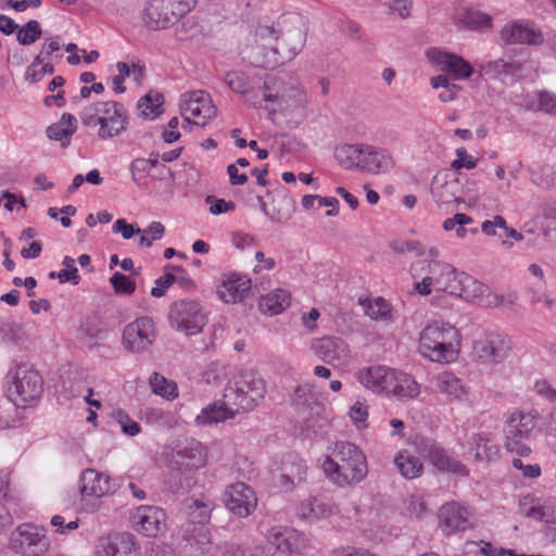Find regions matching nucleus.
<instances>
[{
    "label": "nucleus",
    "instance_id": "1",
    "mask_svg": "<svg viewBox=\"0 0 556 556\" xmlns=\"http://www.w3.org/2000/svg\"><path fill=\"white\" fill-rule=\"evenodd\" d=\"M305 41L306 29L302 17L285 16L275 25H260L256 28L248 56L254 66L275 68L293 60Z\"/></svg>",
    "mask_w": 556,
    "mask_h": 556
},
{
    "label": "nucleus",
    "instance_id": "2",
    "mask_svg": "<svg viewBox=\"0 0 556 556\" xmlns=\"http://www.w3.org/2000/svg\"><path fill=\"white\" fill-rule=\"evenodd\" d=\"M418 351L424 358L432 363L452 364L459 357L462 336L458 329L448 323H431L419 333Z\"/></svg>",
    "mask_w": 556,
    "mask_h": 556
},
{
    "label": "nucleus",
    "instance_id": "3",
    "mask_svg": "<svg viewBox=\"0 0 556 556\" xmlns=\"http://www.w3.org/2000/svg\"><path fill=\"white\" fill-rule=\"evenodd\" d=\"M323 470L333 484L351 486L366 477L367 460L355 444L341 441L334 444L332 455L324 460Z\"/></svg>",
    "mask_w": 556,
    "mask_h": 556
},
{
    "label": "nucleus",
    "instance_id": "4",
    "mask_svg": "<svg viewBox=\"0 0 556 556\" xmlns=\"http://www.w3.org/2000/svg\"><path fill=\"white\" fill-rule=\"evenodd\" d=\"M83 124L98 128L100 140L119 137L128 126V115L124 106L116 101H98L86 106L80 113Z\"/></svg>",
    "mask_w": 556,
    "mask_h": 556
},
{
    "label": "nucleus",
    "instance_id": "5",
    "mask_svg": "<svg viewBox=\"0 0 556 556\" xmlns=\"http://www.w3.org/2000/svg\"><path fill=\"white\" fill-rule=\"evenodd\" d=\"M306 103V92L294 81L275 75L265 77L258 108L275 114L293 112Z\"/></svg>",
    "mask_w": 556,
    "mask_h": 556
},
{
    "label": "nucleus",
    "instance_id": "6",
    "mask_svg": "<svg viewBox=\"0 0 556 556\" xmlns=\"http://www.w3.org/2000/svg\"><path fill=\"white\" fill-rule=\"evenodd\" d=\"M456 268L440 260L419 258L410 266L414 279H420L414 289L421 295H429L432 289L448 293L455 278Z\"/></svg>",
    "mask_w": 556,
    "mask_h": 556
},
{
    "label": "nucleus",
    "instance_id": "7",
    "mask_svg": "<svg viewBox=\"0 0 556 556\" xmlns=\"http://www.w3.org/2000/svg\"><path fill=\"white\" fill-rule=\"evenodd\" d=\"M8 397L16 407H27L39 400L43 392V380L33 366L22 364L7 375Z\"/></svg>",
    "mask_w": 556,
    "mask_h": 556
},
{
    "label": "nucleus",
    "instance_id": "8",
    "mask_svg": "<svg viewBox=\"0 0 556 556\" xmlns=\"http://www.w3.org/2000/svg\"><path fill=\"white\" fill-rule=\"evenodd\" d=\"M536 428V416L532 413L514 412L504 425V446L519 456H528L531 448L528 441Z\"/></svg>",
    "mask_w": 556,
    "mask_h": 556
},
{
    "label": "nucleus",
    "instance_id": "9",
    "mask_svg": "<svg viewBox=\"0 0 556 556\" xmlns=\"http://www.w3.org/2000/svg\"><path fill=\"white\" fill-rule=\"evenodd\" d=\"M168 320L176 331L185 336H195L202 332L206 314L197 301L180 300L170 305Z\"/></svg>",
    "mask_w": 556,
    "mask_h": 556
},
{
    "label": "nucleus",
    "instance_id": "10",
    "mask_svg": "<svg viewBox=\"0 0 556 556\" xmlns=\"http://www.w3.org/2000/svg\"><path fill=\"white\" fill-rule=\"evenodd\" d=\"M169 468L177 471L199 470L207 464V451L194 439L178 441L166 454Z\"/></svg>",
    "mask_w": 556,
    "mask_h": 556
},
{
    "label": "nucleus",
    "instance_id": "11",
    "mask_svg": "<svg viewBox=\"0 0 556 556\" xmlns=\"http://www.w3.org/2000/svg\"><path fill=\"white\" fill-rule=\"evenodd\" d=\"M266 394V384L262 377L255 374H244L235 383L225 389V397L233 400L230 404L241 410H252Z\"/></svg>",
    "mask_w": 556,
    "mask_h": 556
},
{
    "label": "nucleus",
    "instance_id": "12",
    "mask_svg": "<svg viewBox=\"0 0 556 556\" xmlns=\"http://www.w3.org/2000/svg\"><path fill=\"white\" fill-rule=\"evenodd\" d=\"M533 66L530 61L518 59L510 53H505L496 60L480 64L479 72L490 79L508 84L528 76Z\"/></svg>",
    "mask_w": 556,
    "mask_h": 556
},
{
    "label": "nucleus",
    "instance_id": "13",
    "mask_svg": "<svg viewBox=\"0 0 556 556\" xmlns=\"http://www.w3.org/2000/svg\"><path fill=\"white\" fill-rule=\"evenodd\" d=\"M157 328L152 317L141 316L127 324L122 333V345L131 354H143L156 340Z\"/></svg>",
    "mask_w": 556,
    "mask_h": 556
},
{
    "label": "nucleus",
    "instance_id": "14",
    "mask_svg": "<svg viewBox=\"0 0 556 556\" xmlns=\"http://www.w3.org/2000/svg\"><path fill=\"white\" fill-rule=\"evenodd\" d=\"M11 548L22 556H43L50 547V539L38 527L24 523L11 534Z\"/></svg>",
    "mask_w": 556,
    "mask_h": 556
},
{
    "label": "nucleus",
    "instance_id": "15",
    "mask_svg": "<svg viewBox=\"0 0 556 556\" xmlns=\"http://www.w3.org/2000/svg\"><path fill=\"white\" fill-rule=\"evenodd\" d=\"M511 350L510 339L500 332H489L472 344V353L484 365L501 364Z\"/></svg>",
    "mask_w": 556,
    "mask_h": 556
},
{
    "label": "nucleus",
    "instance_id": "16",
    "mask_svg": "<svg viewBox=\"0 0 556 556\" xmlns=\"http://www.w3.org/2000/svg\"><path fill=\"white\" fill-rule=\"evenodd\" d=\"M180 113L185 122L204 127L216 115V108L210 96L195 90L182 94Z\"/></svg>",
    "mask_w": 556,
    "mask_h": 556
},
{
    "label": "nucleus",
    "instance_id": "17",
    "mask_svg": "<svg viewBox=\"0 0 556 556\" xmlns=\"http://www.w3.org/2000/svg\"><path fill=\"white\" fill-rule=\"evenodd\" d=\"M427 60L438 71L448 73L455 80H466L473 74V67L463 56L440 48L426 52Z\"/></svg>",
    "mask_w": 556,
    "mask_h": 556
},
{
    "label": "nucleus",
    "instance_id": "18",
    "mask_svg": "<svg viewBox=\"0 0 556 556\" xmlns=\"http://www.w3.org/2000/svg\"><path fill=\"white\" fill-rule=\"evenodd\" d=\"M312 350L320 361L334 367H344L352 358L349 345L339 337L315 339Z\"/></svg>",
    "mask_w": 556,
    "mask_h": 556
},
{
    "label": "nucleus",
    "instance_id": "19",
    "mask_svg": "<svg viewBox=\"0 0 556 556\" xmlns=\"http://www.w3.org/2000/svg\"><path fill=\"white\" fill-rule=\"evenodd\" d=\"M501 38L507 45L540 46L544 42L542 30L527 20L511 21L501 29Z\"/></svg>",
    "mask_w": 556,
    "mask_h": 556
},
{
    "label": "nucleus",
    "instance_id": "20",
    "mask_svg": "<svg viewBox=\"0 0 556 556\" xmlns=\"http://www.w3.org/2000/svg\"><path fill=\"white\" fill-rule=\"evenodd\" d=\"M96 556H141V547L129 532L111 533L99 540Z\"/></svg>",
    "mask_w": 556,
    "mask_h": 556
},
{
    "label": "nucleus",
    "instance_id": "21",
    "mask_svg": "<svg viewBox=\"0 0 556 556\" xmlns=\"http://www.w3.org/2000/svg\"><path fill=\"white\" fill-rule=\"evenodd\" d=\"M264 79L260 76H249L241 71L228 72L225 81L228 87L236 93L241 94L245 104L258 108L261 101V91Z\"/></svg>",
    "mask_w": 556,
    "mask_h": 556
},
{
    "label": "nucleus",
    "instance_id": "22",
    "mask_svg": "<svg viewBox=\"0 0 556 556\" xmlns=\"http://www.w3.org/2000/svg\"><path fill=\"white\" fill-rule=\"evenodd\" d=\"M460 181L448 172L439 173L431 184L432 197L440 208L447 210L451 205H458L464 200L458 195Z\"/></svg>",
    "mask_w": 556,
    "mask_h": 556
},
{
    "label": "nucleus",
    "instance_id": "23",
    "mask_svg": "<svg viewBox=\"0 0 556 556\" xmlns=\"http://www.w3.org/2000/svg\"><path fill=\"white\" fill-rule=\"evenodd\" d=\"M130 521L136 531L155 538L165 528V513L156 506L142 505L131 514Z\"/></svg>",
    "mask_w": 556,
    "mask_h": 556
},
{
    "label": "nucleus",
    "instance_id": "24",
    "mask_svg": "<svg viewBox=\"0 0 556 556\" xmlns=\"http://www.w3.org/2000/svg\"><path fill=\"white\" fill-rule=\"evenodd\" d=\"M226 507L238 517H248L256 507L254 491L245 483L230 485L224 494Z\"/></svg>",
    "mask_w": 556,
    "mask_h": 556
},
{
    "label": "nucleus",
    "instance_id": "25",
    "mask_svg": "<svg viewBox=\"0 0 556 556\" xmlns=\"http://www.w3.org/2000/svg\"><path fill=\"white\" fill-rule=\"evenodd\" d=\"M393 167L394 160L386 149L364 142L358 170L379 175L390 172Z\"/></svg>",
    "mask_w": 556,
    "mask_h": 556
},
{
    "label": "nucleus",
    "instance_id": "26",
    "mask_svg": "<svg viewBox=\"0 0 556 556\" xmlns=\"http://www.w3.org/2000/svg\"><path fill=\"white\" fill-rule=\"evenodd\" d=\"M250 290L251 279L236 273H229L222 276L217 294L225 303H238L248 296Z\"/></svg>",
    "mask_w": 556,
    "mask_h": 556
},
{
    "label": "nucleus",
    "instance_id": "27",
    "mask_svg": "<svg viewBox=\"0 0 556 556\" xmlns=\"http://www.w3.org/2000/svg\"><path fill=\"white\" fill-rule=\"evenodd\" d=\"M439 519L441 530L447 535L464 531L471 526L468 509L455 502L446 503L441 507Z\"/></svg>",
    "mask_w": 556,
    "mask_h": 556
},
{
    "label": "nucleus",
    "instance_id": "28",
    "mask_svg": "<svg viewBox=\"0 0 556 556\" xmlns=\"http://www.w3.org/2000/svg\"><path fill=\"white\" fill-rule=\"evenodd\" d=\"M432 384L437 393L447 402H462L468 395V388L454 372L444 370L432 378Z\"/></svg>",
    "mask_w": 556,
    "mask_h": 556
},
{
    "label": "nucleus",
    "instance_id": "29",
    "mask_svg": "<svg viewBox=\"0 0 556 556\" xmlns=\"http://www.w3.org/2000/svg\"><path fill=\"white\" fill-rule=\"evenodd\" d=\"M230 402L235 401L226 399L224 395L223 400L207 405L195 417L197 424L203 426L214 425L233 418L241 409L237 405L230 404Z\"/></svg>",
    "mask_w": 556,
    "mask_h": 556
},
{
    "label": "nucleus",
    "instance_id": "30",
    "mask_svg": "<svg viewBox=\"0 0 556 556\" xmlns=\"http://www.w3.org/2000/svg\"><path fill=\"white\" fill-rule=\"evenodd\" d=\"M79 490L84 498L103 497L112 490L111 479L109 476L101 473L96 469H85L80 475Z\"/></svg>",
    "mask_w": 556,
    "mask_h": 556
},
{
    "label": "nucleus",
    "instance_id": "31",
    "mask_svg": "<svg viewBox=\"0 0 556 556\" xmlns=\"http://www.w3.org/2000/svg\"><path fill=\"white\" fill-rule=\"evenodd\" d=\"M393 369L386 366H370L358 372V381L366 389L374 393H389L390 383L392 382Z\"/></svg>",
    "mask_w": 556,
    "mask_h": 556
},
{
    "label": "nucleus",
    "instance_id": "32",
    "mask_svg": "<svg viewBox=\"0 0 556 556\" xmlns=\"http://www.w3.org/2000/svg\"><path fill=\"white\" fill-rule=\"evenodd\" d=\"M173 8L172 0H151L146 8L144 22L152 28H166L178 18Z\"/></svg>",
    "mask_w": 556,
    "mask_h": 556
},
{
    "label": "nucleus",
    "instance_id": "33",
    "mask_svg": "<svg viewBox=\"0 0 556 556\" xmlns=\"http://www.w3.org/2000/svg\"><path fill=\"white\" fill-rule=\"evenodd\" d=\"M452 282V289H450L448 294L457 295L475 303H478L482 293L488 291V286L463 271H457Z\"/></svg>",
    "mask_w": 556,
    "mask_h": 556
},
{
    "label": "nucleus",
    "instance_id": "34",
    "mask_svg": "<svg viewBox=\"0 0 556 556\" xmlns=\"http://www.w3.org/2000/svg\"><path fill=\"white\" fill-rule=\"evenodd\" d=\"M214 508V501L204 494L186 498L184 502L185 514L192 523H207Z\"/></svg>",
    "mask_w": 556,
    "mask_h": 556
},
{
    "label": "nucleus",
    "instance_id": "35",
    "mask_svg": "<svg viewBox=\"0 0 556 556\" xmlns=\"http://www.w3.org/2000/svg\"><path fill=\"white\" fill-rule=\"evenodd\" d=\"M456 23L471 30L486 29L492 26V18L489 14L472 8H460L455 14Z\"/></svg>",
    "mask_w": 556,
    "mask_h": 556
},
{
    "label": "nucleus",
    "instance_id": "36",
    "mask_svg": "<svg viewBox=\"0 0 556 556\" xmlns=\"http://www.w3.org/2000/svg\"><path fill=\"white\" fill-rule=\"evenodd\" d=\"M290 553L291 546L286 533L274 529L267 544L255 548L252 556H288Z\"/></svg>",
    "mask_w": 556,
    "mask_h": 556
},
{
    "label": "nucleus",
    "instance_id": "37",
    "mask_svg": "<svg viewBox=\"0 0 556 556\" xmlns=\"http://www.w3.org/2000/svg\"><path fill=\"white\" fill-rule=\"evenodd\" d=\"M393 379L390 383L389 393L397 397L415 399L420 393V387L413 376L393 369Z\"/></svg>",
    "mask_w": 556,
    "mask_h": 556
},
{
    "label": "nucleus",
    "instance_id": "38",
    "mask_svg": "<svg viewBox=\"0 0 556 556\" xmlns=\"http://www.w3.org/2000/svg\"><path fill=\"white\" fill-rule=\"evenodd\" d=\"M469 448L479 462L494 460L500 454L496 443L484 433L473 434L469 440Z\"/></svg>",
    "mask_w": 556,
    "mask_h": 556
},
{
    "label": "nucleus",
    "instance_id": "39",
    "mask_svg": "<svg viewBox=\"0 0 556 556\" xmlns=\"http://www.w3.org/2000/svg\"><path fill=\"white\" fill-rule=\"evenodd\" d=\"M76 128V118L70 113H64L58 123L47 128V136L51 140L60 141L62 147H66Z\"/></svg>",
    "mask_w": 556,
    "mask_h": 556
},
{
    "label": "nucleus",
    "instance_id": "40",
    "mask_svg": "<svg viewBox=\"0 0 556 556\" xmlns=\"http://www.w3.org/2000/svg\"><path fill=\"white\" fill-rule=\"evenodd\" d=\"M399 472L405 479H415L421 476L424 466L418 457L407 450L400 451L393 460Z\"/></svg>",
    "mask_w": 556,
    "mask_h": 556
},
{
    "label": "nucleus",
    "instance_id": "41",
    "mask_svg": "<svg viewBox=\"0 0 556 556\" xmlns=\"http://www.w3.org/2000/svg\"><path fill=\"white\" fill-rule=\"evenodd\" d=\"M290 302V293L287 290L276 289L261 296L258 305L264 313L277 315L289 307Z\"/></svg>",
    "mask_w": 556,
    "mask_h": 556
},
{
    "label": "nucleus",
    "instance_id": "42",
    "mask_svg": "<svg viewBox=\"0 0 556 556\" xmlns=\"http://www.w3.org/2000/svg\"><path fill=\"white\" fill-rule=\"evenodd\" d=\"M364 142L340 144L334 150V157L345 169H358Z\"/></svg>",
    "mask_w": 556,
    "mask_h": 556
},
{
    "label": "nucleus",
    "instance_id": "43",
    "mask_svg": "<svg viewBox=\"0 0 556 556\" xmlns=\"http://www.w3.org/2000/svg\"><path fill=\"white\" fill-rule=\"evenodd\" d=\"M359 304L372 320L389 321L392 319L391 305L382 298L359 299Z\"/></svg>",
    "mask_w": 556,
    "mask_h": 556
},
{
    "label": "nucleus",
    "instance_id": "44",
    "mask_svg": "<svg viewBox=\"0 0 556 556\" xmlns=\"http://www.w3.org/2000/svg\"><path fill=\"white\" fill-rule=\"evenodd\" d=\"M523 514L539 521L549 522L553 516L552 506L539 498L525 497L520 504Z\"/></svg>",
    "mask_w": 556,
    "mask_h": 556
},
{
    "label": "nucleus",
    "instance_id": "45",
    "mask_svg": "<svg viewBox=\"0 0 556 556\" xmlns=\"http://www.w3.org/2000/svg\"><path fill=\"white\" fill-rule=\"evenodd\" d=\"M433 466L442 472H452L460 476H467V468L455 458L447 455L443 450H435L431 453Z\"/></svg>",
    "mask_w": 556,
    "mask_h": 556
},
{
    "label": "nucleus",
    "instance_id": "46",
    "mask_svg": "<svg viewBox=\"0 0 556 556\" xmlns=\"http://www.w3.org/2000/svg\"><path fill=\"white\" fill-rule=\"evenodd\" d=\"M299 514L304 519L316 520L329 516L331 506L323 498L311 497L301 504Z\"/></svg>",
    "mask_w": 556,
    "mask_h": 556
},
{
    "label": "nucleus",
    "instance_id": "47",
    "mask_svg": "<svg viewBox=\"0 0 556 556\" xmlns=\"http://www.w3.org/2000/svg\"><path fill=\"white\" fill-rule=\"evenodd\" d=\"M151 390L154 394L174 400L178 396V389L176 382L166 379L161 374L154 371L149 379Z\"/></svg>",
    "mask_w": 556,
    "mask_h": 556
},
{
    "label": "nucleus",
    "instance_id": "48",
    "mask_svg": "<svg viewBox=\"0 0 556 556\" xmlns=\"http://www.w3.org/2000/svg\"><path fill=\"white\" fill-rule=\"evenodd\" d=\"M526 106L545 114H556V93L541 90L527 101Z\"/></svg>",
    "mask_w": 556,
    "mask_h": 556
},
{
    "label": "nucleus",
    "instance_id": "49",
    "mask_svg": "<svg viewBox=\"0 0 556 556\" xmlns=\"http://www.w3.org/2000/svg\"><path fill=\"white\" fill-rule=\"evenodd\" d=\"M339 201L332 197H320L306 194L302 198V206L305 210L320 208L323 206H330L331 208L326 212L327 216H336L338 214Z\"/></svg>",
    "mask_w": 556,
    "mask_h": 556
},
{
    "label": "nucleus",
    "instance_id": "50",
    "mask_svg": "<svg viewBox=\"0 0 556 556\" xmlns=\"http://www.w3.org/2000/svg\"><path fill=\"white\" fill-rule=\"evenodd\" d=\"M163 96L156 93L155 96L147 94L142 97L138 102V109L140 114L144 118L154 119L162 113Z\"/></svg>",
    "mask_w": 556,
    "mask_h": 556
},
{
    "label": "nucleus",
    "instance_id": "51",
    "mask_svg": "<svg viewBox=\"0 0 556 556\" xmlns=\"http://www.w3.org/2000/svg\"><path fill=\"white\" fill-rule=\"evenodd\" d=\"M111 417L121 427V430L125 435L136 437L140 433V425L134 419H131L124 409H113L111 413Z\"/></svg>",
    "mask_w": 556,
    "mask_h": 556
},
{
    "label": "nucleus",
    "instance_id": "52",
    "mask_svg": "<svg viewBox=\"0 0 556 556\" xmlns=\"http://www.w3.org/2000/svg\"><path fill=\"white\" fill-rule=\"evenodd\" d=\"M41 37V27L38 21L30 20L17 29L16 39L23 46H29Z\"/></svg>",
    "mask_w": 556,
    "mask_h": 556
},
{
    "label": "nucleus",
    "instance_id": "53",
    "mask_svg": "<svg viewBox=\"0 0 556 556\" xmlns=\"http://www.w3.org/2000/svg\"><path fill=\"white\" fill-rule=\"evenodd\" d=\"M62 265L65 269L58 273L51 271L49 277L51 279L58 278L60 282L72 281L74 285L79 282L78 269L75 267V260L71 256H65L62 261Z\"/></svg>",
    "mask_w": 556,
    "mask_h": 556
},
{
    "label": "nucleus",
    "instance_id": "54",
    "mask_svg": "<svg viewBox=\"0 0 556 556\" xmlns=\"http://www.w3.org/2000/svg\"><path fill=\"white\" fill-rule=\"evenodd\" d=\"M110 282L115 293L121 295H131L136 290V282L122 273H114Z\"/></svg>",
    "mask_w": 556,
    "mask_h": 556
},
{
    "label": "nucleus",
    "instance_id": "55",
    "mask_svg": "<svg viewBox=\"0 0 556 556\" xmlns=\"http://www.w3.org/2000/svg\"><path fill=\"white\" fill-rule=\"evenodd\" d=\"M141 237L139 239V244L141 247L149 248L152 245L153 241L160 240L163 238L165 233V227L160 222H152L148 228L141 230Z\"/></svg>",
    "mask_w": 556,
    "mask_h": 556
},
{
    "label": "nucleus",
    "instance_id": "56",
    "mask_svg": "<svg viewBox=\"0 0 556 556\" xmlns=\"http://www.w3.org/2000/svg\"><path fill=\"white\" fill-rule=\"evenodd\" d=\"M205 203L211 204L210 213L212 215L224 214L236 208L235 202L226 201L224 199H216L214 195H207L205 198Z\"/></svg>",
    "mask_w": 556,
    "mask_h": 556
},
{
    "label": "nucleus",
    "instance_id": "57",
    "mask_svg": "<svg viewBox=\"0 0 556 556\" xmlns=\"http://www.w3.org/2000/svg\"><path fill=\"white\" fill-rule=\"evenodd\" d=\"M349 415L357 428L362 429V428L367 427L366 419H367L368 413H367V407L363 403L356 402L350 408Z\"/></svg>",
    "mask_w": 556,
    "mask_h": 556
},
{
    "label": "nucleus",
    "instance_id": "58",
    "mask_svg": "<svg viewBox=\"0 0 556 556\" xmlns=\"http://www.w3.org/2000/svg\"><path fill=\"white\" fill-rule=\"evenodd\" d=\"M388 9L389 13L406 18L410 15L413 2L410 0H391L388 3Z\"/></svg>",
    "mask_w": 556,
    "mask_h": 556
},
{
    "label": "nucleus",
    "instance_id": "59",
    "mask_svg": "<svg viewBox=\"0 0 556 556\" xmlns=\"http://www.w3.org/2000/svg\"><path fill=\"white\" fill-rule=\"evenodd\" d=\"M116 67L118 71V75L113 77L112 84L114 86V91L116 93H123L125 91L123 83L127 77H130V67L125 62H117Z\"/></svg>",
    "mask_w": 556,
    "mask_h": 556
},
{
    "label": "nucleus",
    "instance_id": "60",
    "mask_svg": "<svg viewBox=\"0 0 556 556\" xmlns=\"http://www.w3.org/2000/svg\"><path fill=\"white\" fill-rule=\"evenodd\" d=\"M174 281L175 276L173 274H164L155 280V286L151 289V295L154 298L163 296Z\"/></svg>",
    "mask_w": 556,
    "mask_h": 556
},
{
    "label": "nucleus",
    "instance_id": "61",
    "mask_svg": "<svg viewBox=\"0 0 556 556\" xmlns=\"http://www.w3.org/2000/svg\"><path fill=\"white\" fill-rule=\"evenodd\" d=\"M511 465L515 469L520 470L526 478H538L541 476V467L539 464H525L521 459L515 458Z\"/></svg>",
    "mask_w": 556,
    "mask_h": 556
},
{
    "label": "nucleus",
    "instance_id": "62",
    "mask_svg": "<svg viewBox=\"0 0 556 556\" xmlns=\"http://www.w3.org/2000/svg\"><path fill=\"white\" fill-rule=\"evenodd\" d=\"M113 231L119 232L126 240L130 239L136 233H141V229H135L132 225L127 224L125 219H117L113 225Z\"/></svg>",
    "mask_w": 556,
    "mask_h": 556
},
{
    "label": "nucleus",
    "instance_id": "63",
    "mask_svg": "<svg viewBox=\"0 0 556 556\" xmlns=\"http://www.w3.org/2000/svg\"><path fill=\"white\" fill-rule=\"evenodd\" d=\"M232 244L237 249L245 251L255 247V240L250 235L238 232L232 236Z\"/></svg>",
    "mask_w": 556,
    "mask_h": 556
},
{
    "label": "nucleus",
    "instance_id": "64",
    "mask_svg": "<svg viewBox=\"0 0 556 556\" xmlns=\"http://www.w3.org/2000/svg\"><path fill=\"white\" fill-rule=\"evenodd\" d=\"M547 397L552 405L548 412V428L554 437H556V390L549 389L547 391Z\"/></svg>",
    "mask_w": 556,
    "mask_h": 556
}]
</instances>
